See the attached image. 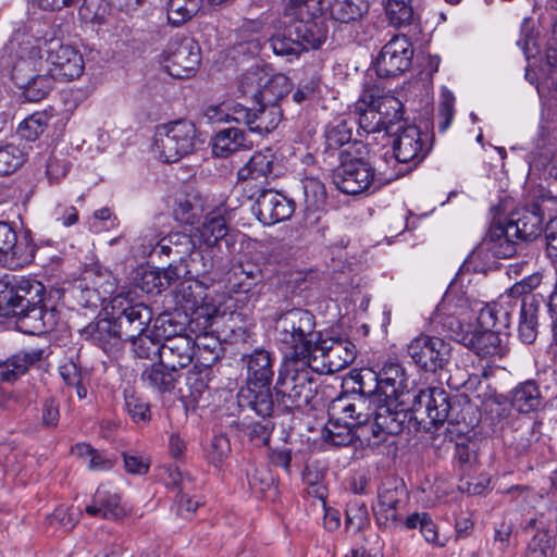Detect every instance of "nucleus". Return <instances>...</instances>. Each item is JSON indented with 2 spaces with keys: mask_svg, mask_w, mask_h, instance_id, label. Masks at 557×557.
<instances>
[{
  "mask_svg": "<svg viewBox=\"0 0 557 557\" xmlns=\"http://www.w3.org/2000/svg\"><path fill=\"white\" fill-rule=\"evenodd\" d=\"M45 287L40 282L21 280L13 286L1 289L0 311L18 317L21 329L25 333H44L57 323L54 310L41 306Z\"/></svg>",
  "mask_w": 557,
  "mask_h": 557,
  "instance_id": "obj_1",
  "label": "nucleus"
},
{
  "mask_svg": "<svg viewBox=\"0 0 557 557\" xmlns=\"http://www.w3.org/2000/svg\"><path fill=\"white\" fill-rule=\"evenodd\" d=\"M359 392L335 398L330 405V412L334 416L348 418L359 430L358 437H363L369 445H377L386 440L387 435L399 432H388L379 428V406L386 405L366 382V376H360Z\"/></svg>",
  "mask_w": 557,
  "mask_h": 557,
  "instance_id": "obj_2",
  "label": "nucleus"
},
{
  "mask_svg": "<svg viewBox=\"0 0 557 557\" xmlns=\"http://www.w3.org/2000/svg\"><path fill=\"white\" fill-rule=\"evenodd\" d=\"M360 376H366L368 384L375 383L372 389L386 404L379 406L376 413L379 428L388 432H400L407 418L405 409L400 408L403 404L400 397L408 392V376L405 368L399 362L389 361L379 373L367 370Z\"/></svg>",
  "mask_w": 557,
  "mask_h": 557,
  "instance_id": "obj_3",
  "label": "nucleus"
},
{
  "mask_svg": "<svg viewBox=\"0 0 557 557\" xmlns=\"http://www.w3.org/2000/svg\"><path fill=\"white\" fill-rule=\"evenodd\" d=\"M274 336L290 360L310 364L317 361V343L321 334L315 331V318L308 310L293 308L282 312L274 324Z\"/></svg>",
  "mask_w": 557,
  "mask_h": 557,
  "instance_id": "obj_4",
  "label": "nucleus"
},
{
  "mask_svg": "<svg viewBox=\"0 0 557 557\" xmlns=\"http://www.w3.org/2000/svg\"><path fill=\"white\" fill-rule=\"evenodd\" d=\"M225 213L226 208L218 206L209 212L202 224L195 227L190 234L171 233L161 239L150 242L145 251L149 250L151 252L158 249L160 253L165 256L174 253L182 258L191 248H196L197 245L215 246L227 233Z\"/></svg>",
  "mask_w": 557,
  "mask_h": 557,
  "instance_id": "obj_5",
  "label": "nucleus"
},
{
  "mask_svg": "<svg viewBox=\"0 0 557 557\" xmlns=\"http://www.w3.org/2000/svg\"><path fill=\"white\" fill-rule=\"evenodd\" d=\"M314 362L310 360V364H305L300 360H288L280 369L275 394L286 409L305 408L313 399L317 387L312 370H319Z\"/></svg>",
  "mask_w": 557,
  "mask_h": 557,
  "instance_id": "obj_6",
  "label": "nucleus"
},
{
  "mask_svg": "<svg viewBox=\"0 0 557 557\" xmlns=\"http://www.w3.org/2000/svg\"><path fill=\"white\" fill-rule=\"evenodd\" d=\"M395 177L377 172L369 158L346 151L333 174V183L344 194L360 195L372 194Z\"/></svg>",
  "mask_w": 557,
  "mask_h": 557,
  "instance_id": "obj_7",
  "label": "nucleus"
},
{
  "mask_svg": "<svg viewBox=\"0 0 557 557\" xmlns=\"http://www.w3.org/2000/svg\"><path fill=\"white\" fill-rule=\"evenodd\" d=\"M44 40L35 38L25 30H17L3 48V63L11 67L15 84H24L25 79L47 72V62L41 53Z\"/></svg>",
  "mask_w": 557,
  "mask_h": 557,
  "instance_id": "obj_8",
  "label": "nucleus"
},
{
  "mask_svg": "<svg viewBox=\"0 0 557 557\" xmlns=\"http://www.w3.org/2000/svg\"><path fill=\"white\" fill-rule=\"evenodd\" d=\"M197 144L195 124L177 120L156 127L151 151L159 160L171 163L193 153Z\"/></svg>",
  "mask_w": 557,
  "mask_h": 557,
  "instance_id": "obj_9",
  "label": "nucleus"
},
{
  "mask_svg": "<svg viewBox=\"0 0 557 557\" xmlns=\"http://www.w3.org/2000/svg\"><path fill=\"white\" fill-rule=\"evenodd\" d=\"M259 108L248 109L240 103H222L207 110V116L216 122L243 123L249 131L265 135L274 131L282 120V110L278 106L257 102Z\"/></svg>",
  "mask_w": 557,
  "mask_h": 557,
  "instance_id": "obj_10",
  "label": "nucleus"
},
{
  "mask_svg": "<svg viewBox=\"0 0 557 557\" xmlns=\"http://www.w3.org/2000/svg\"><path fill=\"white\" fill-rule=\"evenodd\" d=\"M399 109L400 102L396 98L364 91L356 106L359 112L358 124L366 133H389L393 121L401 119Z\"/></svg>",
  "mask_w": 557,
  "mask_h": 557,
  "instance_id": "obj_11",
  "label": "nucleus"
},
{
  "mask_svg": "<svg viewBox=\"0 0 557 557\" xmlns=\"http://www.w3.org/2000/svg\"><path fill=\"white\" fill-rule=\"evenodd\" d=\"M322 12V0H288L283 10V16L289 25L302 32L305 40L312 47H321L327 36V29L322 22L315 20Z\"/></svg>",
  "mask_w": 557,
  "mask_h": 557,
  "instance_id": "obj_12",
  "label": "nucleus"
},
{
  "mask_svg": "<svg viewBox=\"0 0 557 557\" xmlns=\"http://www.w3.org/2000/svg\"><path fill=\"white\" fill-rule=\"evenodd\" d=\"M36 246L29 230L16 233L9 222L0 221V264L16 270L30 263Z\"/></svg>",
  "mask_w": 557,
  "mask_h": 557,
  "instance_id": "obj_13",
  "label": "nucleus"
},
{
  "mask_svg": "<svg viewBox=\"0 0 557 557\" xmlns=\"http://www.w3.org/2000/svg\"><path fill=\"white\" fill-rule=\"evenodd\" d=\"M535 278H524L513 284L506 294L502 295L497 301L485 305L479 309V320L485 326H497L507 329L510 324L511 313L517 306L518 299L533 296L531 290Z\"/></svg>",
  "mask_w": 557,
  "mask_h": 557,
  "instance_id": "obj_14",
  "label": "nucleus"
},
{
  "mask_svg": "<svg viewBox=\"0 0 557 557\" xmlns=\"http://www.w3.org/2000/svg\"><path fill=\"white\" fill-rule=\"evenodd\" d=\"M160 62L173 77H190L200 65V48L193 38L174 39L161 53Z\"/></svg>",
  "mask_w": 557,
  "mask_h": 557,
  "instance_id": "obj_15",
  "label": "nucleus"
},
{
  "mask_svg": "<svg viewBox=\"0 0 557 557\" xmlns=\"http://www.w3.org/2000/svg\"><path fill=\"white\" fill-rule=\"evenodd\" d=\"M470 311H473V309H470L468 299L463 297L458 298L453 290H448L445 294L436 309V319H438L443 330L451 339L461 345L463 343H471L467 335L473 325L465 323V319Z\"/></svg>",
  "mask_w": 557,
  "mask_h": 557,
  "instance_id": "obj_16",
  "label": "nucleus"
},
{
  "mask_svg": "<svg viewBox=\"0 0 557 557\" xmlns=\"http://www.w3.org/2000/svg\"><path fill=\"white\" fill-rule=\"evenodd\" d=\"M166 323L171 325L168 315H160L156 319V335L165 339L163 350H161V361L177 372L178 369L185 368L191 362L195 345L200 349L205 344L200 342V337L194 343L188 336L172 335V332H168L164 327Z\"/></svg>",
  "mask_w": 557,
  "mask_h": 557,
  "instance_id": "obj_17",
  "label": "nucleus"
},
{
  "mask_svg": "<svg viewBox=\"0 0 557 557\" xmlns=\"http://www.w3.org/2000/svg\"><path fill=\"white\" fill-rule=\"evenodd\" d=\"M44 45L47 46V72L64 81L78 78L83 74L84 58L76 47L55 39L49 42L44 40Z\"/></svg>",
  "mask_w": 557,
  "mask_h": 557,
  "instance_id": "obj_18",
  "label": "nucleus"
},
{
  "mask_svg": "<svg viewBox=\"0 0 557 557\" xmlns=\"http://www.w3.org/2000/svg\"><path fill=\"white\" fill-rule=\"evenodd\" d=\"M111 307L119 322L120 336L124 334L127 338H133L149 331L152 311L145 304L134 302L128 296L119 294L112 299Z\"/></svg>",
  "mask_w": 557,
  "mask_h": 557,
  "instance_id": "obj_19",
  "label": "nucleus"
},
{
  "mask_svg": "<svg viewBox=\"0 0 557 557\" xmlns=\"http://www.w3.org/2000/svg\"><path fill=\"white\" fill-rule=\"evenodd\" d=\"M407 351L417 366L435 372L449 361L451 347L441 337L419 335L409 343Z\"/></svg>",
  "mask_w": 557,
  "mask_h": 557,
  "instance_id": "obj_20",
  "label": "nucleus"
},
{
  "mask_svg": "<svg viewBox=\"0 0 557 557\" xmlns=\"http://www.w3.org/2000/svg\"><path fill=\"white\" fill-rule=\"evenodd\" d=\"M413 50L407 36H394L382 48L376 61L375 70L379 76H396L409 69Z\"/></svg>",
  "mask_w": 557,
  "mask_h": 557,
  "instance_id": "obj_21",
  "label": "nucleus"
},
{
  "mask_svg": "<svg viewBox=\"0 0 557 557\" xmlns=\"http://www.w3.org/2000/svg\"><path fill=\"white\" fill-rule=\"evenodd\" d=\"M406 490L403 485L383 483L377 493V502L373 507L376 522L385 528H403L404 518L400 511L405 504Z\"/></svg>",
  "mask_w": 557,
  "mask_h": 557,
  "instance_id": "obj_22",
  "label": "nucleus"
},
{
  "mask_svg": "<svg viewBox=\"0 0 557 557\" xmlns=\"http://www.w3.org/2000/svg\"><path fill=\"white\" fill-rule=\"evenodd\" d=\"M295 210L294 201L283 194L262 189L256 196L252 211L258 220L264 225H274L288 220Z\"/></svg>",
  "mask_w": 557,
  "mask_h": 557,
  "instance_id": "obj_23",
  "label": "nucleus"
},
{
  "mask_svg": "<svg viewBox=\"0 0 557 557\" xmlns=\"http://www.w3.org/2000/svg\"><path fill=\"white\" fill-rule=\"evenodd\" d=\"M423 135L417 126L404 127L393 141L394 157L399 163H420L430 151Z\"/></svg>",
  "mask_w": 557,
  "mask_h": 557,
  "instance_id": "obj_24",
  "label": "nucleus"
},
{
  "mask_svg": "<svg viewBox=\"0 0 557 557\" xmlns=\"http://www.w3.org/2000/svg\"><path fill=\"white\" fill-rule=\"evenodd\" d=\"M476 322L478 324L473 325L467 335L471 343H463L462 345L472 349L482 358H502L506 352L502 333L506 329H498L496 325L485 326L480 322L479 315Z\"/></svg>",
  "mask_w": 557,
  "mask_h": 557,
  "instance_id": "obj_25",
  "label": "nucleus"
},
{
  "mask_svg": "<svg viewBox=\"0 0 557 557\" xmlns=\"http://www.w3.org/2000/svg\"><path fill=\"white\" fill-rule=\"evenodd\" d=\"M317 356L322 359V369L319 368L318 371L338 372L355 360V345L347 341L320 337Z\"/></svg>",
  "mask_w": 557,
  "mask_h": 557,
  "instance_id": "obj_26",
  "label": "nucleus"
},
{
  "mask_svg": "<svg viewBox=\"0 0 557 557\" xmlns=\"http://www.w3.org/2000/svg\"><path fill=\"white\" fill-rule=\"evenodd\" d=\"M86 512L91 517H100L108 520H117L126 515V509L121 503L117 492L108 484H101Z\"/></svg>",
  "mask_w": 557,
  "mask_h": 557,
  "instance_id": "obj_27",
  "label": "nucleus"
},
{
  "mask_svg": "<svg viewBox=\"0 0 557 557\" xmlns=\"http://www.w3.org/2000/svg\"><path fill=\"white\" fill-rule=\"evenodd\" d=\"M413 406L417 411L423 409L433 424L443 423L450 408L446 392L440 387L420 391L414 396Z\"/></svg>",
  "mask_w": 557,
  "mask_h": 557,
  "instance_id": "obj_28",
  "label": "nucleus"
},
{
  "mask_svg": "<svg viewBox=\"0 0 557 557\" xmlns=\"http://www.w3.org/2000/svg\"><path fill=\"white\" fill-rule=\"evenodd\" d=\"M302 32H298V28L288 25L283 30L277 32L270 39V46L272 51L276 55L286 57L288 61L297 59L300 53L308 49H318L319 47H312L305 40Z\"/></svg>",
  "mask_w": 557,
  "mask_h": 557,
  "instance_id": "obj_29",
  "label": "nucleus"
},
{
  "mask_svg": "<svg viewBox=\"0 0 557 557\" xmlns=\"http://www.w3.org/2000/svg\"><path fill=\"white\" fill-rule=\"evenodd\" d=\"M237 404L244 411H252L262 418L271 416L274 401L270 386L247 384L237 394Z\"/></svg>",
  "mask_w": 557,
  "mask_h": 557,
  "instance_id": "obj_30",
  "label": "nucleus"
},
{
  "mask_svg": "<svg viewBox=\"0 0 557 557\" xmlns=\"http://www.w3.org/2000/svg\"><path fill=\"white\" fill-rule=\"evenodd\" d=\"M509 220L494 222L484 239L486 249L496 258H509L516 253L517 236L510 234Z\"/></svg>",
  "mask_w": 557,
  "mask_h": 557,
  "instance_id": "obj_31",
  "label": "nucleus"
},
{
  "mask_svg": "<svg viewBox=\"0 0 557 557\" xmlns=\"http://www.w3.org/2000/svg\"><path fill=\"white\" fill-rule=\"evenodd\" d=\"M509 220L494 222L484 239L486 249L496 258H509L516 253L517 236L510 234Z\"/></svg>",
  "mask_w": 557,
  "mask_h": 557,
  "instance_id": "obj_32",
  "label": "nucleus"
},
{
  "mask_svg": "<svg viewBox=\"0 0 557 557\" xmlns=\"http://www.w3.org/2000/svg\"><path fill=\"white\" fill-rule=\"evenodd\" d=\"M209 369L194 367L185 377V383L178 388L181 399L188 406H199L209 397Z\"/></svg>",
  "mask_w": 557,
  "mask_h": 557,
  "instance_id": "obj_33",
  "label": "nucleus"
},
{
  "mask_svg": "<svg viewBox=\"0 0 557 557\" xmlns=\"http://www.w3.org/2000/svg\"><path fill=\"white\" fill-rule=\"evenodd\" d=\"M247 367V384L258 386H270L274 371L273 358L265 349H255L251 354L244 356Z\"/></svg>",
  "mask_w": 557,
  "mask_h": 557,
  "instance_id": "obj_34",
  "label": "nucleus"
},
{
  "mask_svg": "<svg viewBox=\"0 0 557 557\" xmlns=\"http://www.w3.org/2000/svg\"><path fill=\"white\" fill-rule=\"evenodd\" d=\"M329 421L321 432L322 441L331 446H347L352 443L358 428L344 416H334L329 411Z\"/></svg>",
  "mask_w": 557,
  "mask_h": 557,
  "instance_id": "obj_35",
  "label": "nucleus"
},
{
  "mask_svg": "<svg viewBox=\"0 0 557 557\" xmlns=\"http://www.w3.org/2000/svg\"><path fill=\"white\" fill-rule=\"evenodd\" d=\"M252 148L244 131L236 127L224 128L215 134L212 139V152L215 157L226 158L240 150Z\"/></svg>",
  "mask_w": 557,
  "mask_h": 557,
  "instance_id": "obj_36",
  "label": "nucleus"
},
{
  "mask_svg": "<svg viewBox=\"0 0 557 557\" xmlns=\"http://www.w3.org/2000/svg\"><path fill=\"white\" fill-rule=\"evenodd\" d=\"M508 220L510 234L520 240H531L542 232L543 216L536 209L515 212Z\"/></svg>",
  "mask_w": 557,
  "mask_h": 557,
  "instance_id": "obj_37",
  "label": "nucleus"
},
{
  "mask_svg": "<svg viewBox=\"0 0 557 557\" xmlns=\"http://www.w3.org/2000/svg\"><path fill=\"white\" fill-rule=\"evenodd\" d=\"M44 349L32 348L18 351L0 364V379L2 381H15L26 371L40 361L44 357Z\"/></svg>",
  "mask_w": 557,
  "mask_h": 557,
  "instance_id": "obj_38",
  "label": "nucleus"
},
{
  "mask_svg": "<svg viewBox=\"0 0 557 557\" xmlns=\"http://www.w3.org/2000/svg\"><path fill=\"white\" fill-rule=\"evenodd\" d=\"M218 206L223 205L211 206L201 196L190 195L177 200L174 208V216L181 223L194 225L199 222L205 213L206 218Z\"/></svg>",
  "mask_w": 557,
  "mask_h": 557,
  "instance_id": "obj_39",
  "label": "nucleus"
},
{
  "mask_svg": "<svg viewBox=\"0 0 557 557\" xmlns=\"http://www.w3.org/2000/svg\"><path fill=\"white\" fill-rule=\"evenodd\" d=\"M214 246L197 245L196 248L187 253L188 259L185 260V273L187 280H198L205 277L214 268Z\"/></svg>",
  "mask_w": 557,
  "mask_h": 557,
  "instance_id": "obj_40",
  "label": "nucleus"
},
{
  "mask_svg": "<svg viewBox=\"0 0 557 557\" xmlns=\"http://www.w3.org/2000/svg\"><path fill=\"white\" fill-rule=\"evenodd\" d=\"M144 384L159 393L170 392L177 381V372L161 360L146 368L141 373Z\"/></svg>",
  "mask_w": 557,
  "mask_h": 557,
  "instance_id": "obj_41",
  "label": "nucleus"
},
{
  "mask_svg": "<svg viewBox=\"0 0 557 557\" xmlns=\"http://www.w3.org/2000/svg\"><path fill=\"white\" fill-rule=\"evenodd\" d=\"M539 306L534 296L521 300L518 333L523 343L531 344L536 338Z\"/></svg>",
  "mask_w": 557,
  "mask_h": 557,
  "instance_id": "obj_42",
  "label": "nucleus"
},
{
  "mask_svg": "<svg viewBox=\"0 0 557 557\" xmlns=\"http://www.w3.org/2000/svg\"><path fill=\"white\" fill-rule=\"evenodd\" d=\"M368 11L363 0H329L327 12L337 23L348 24L359 20Z\"/></svg>",
  "mask_w": 557,
  "mask_h": 557,
  "instance_id": "obj_43",
  "label": "nucleus"
},
{
  "mask_svg": "<svg viewBox=\"0 0 557 557\" xmlns=\"http://www.w3.org/2000/svg\"><path fill=\"white\" fill-rule=\"evenodd\" d=\"M181 277L187 278L185 273V264H170L161 272H145L143 275L141 288L147 293H152L153 288H157V292H160L162 288L170 286Z\"/></svg>",
  "mask_w": 557,
  "mask_h": 557,
  "instance_id": "obj_44",
  "label": "nucleus"
},
{
  "mask_svg": "<svg viewBox=\"0 0 557 557\" xmlns=\"http://www.w3.org/2000/svg\"><path fill=\"white\" fill-rule=\"evenodd\" d=\"M541 404L539 386L533 381H527L516 386L511 392V406L522 413L535 410Z\"/></svg>",
  "mask_w": 557,
  "mask_h": 557,
  "instance_id": "obj_45",
  "label": "nucleus"
},
{
  "mask_svg": "<svg viewBox=\"0 0 557 557\" xmlns=\"http://www.w3.org/2000/svg\"><path fill=\"white\" fill-rule=\"evenodd\" d=\"M403 528L407 530L419 528L424 540L435 546L443 547L446 544V540L440 537L437 528L428 512H413L405 518Z\"/></svg>",
  "mask_w": 557,
  "mask_h": 557,
  "instance_id": "obj_46",
  "label": "nucleus"
},
{
  "mask_svg": "<svg viewBox=\"0 0 557 557\" xmlns=\"http://www.w3.org/2000/svg\"><path fill=\"white\" fill-rule=\"evenodd\" d=\"M156 332L157 327L154 324L153 330L137 334L136 337L129 338L132 342L133 350L138 358L161 360L163 343H160L162 337L157 336Z\"/></svg>",
  "mask_w": 557,
  "mask_h": 557,
  "instance_id": "obj_47",
  "label": "nucleus"
},
{
  "mask_svg": "<svg viewBox=\"0 0 557 557\" xmlns=\"http://www.w3.org/2000/svg\"><path fill=\"white\" fill-rule=\"evenodd\" d=\"M51 117L47 111L34 112L17 125L16 134L21 139L35 141L46 132Z\"/></svg>",
  "mask_w": 557,
  "mask_h": 557,
  "instance_id": "obj_48",
  "label": "nucleus"
},
{
  "mask_svg": "<svg viewBox=\"0 0 557 557\" xmlns=\"http://www.w3.org/2000/svg\"><path fill=\"white\" fill-rule=\"evenodd\" d=\"M289 90L288 78L283 74L269 75L263 71L262 88L260 91V102L277 106V101L282 99Z\"/></svg>",
  "mask_w": 557,
  "mask_h": 557,
  "instance_id": "obj_49",
  "label": "nucleus"
},
{
  "mask_svg": "<svg viewBox=\"0 0 557 557\" xmlns=\"http://www.w3.org/2000/svg\"><path fill=\"white\" fill-rule=\"evenodd\" d=\"M73 453L87 463L91 471H108L113 468L115 458L104 451L92 448L89 444L79 443L73 447Z\"/></svg>",
  "mask_w": 557,
  "mask_h": 557,
  "instance_id": "obj_50",
  "label": "nucleus"
},
{
  "mask_svg": "<svg viewBox=\"0 0 557 557\" xmlns=\"http://www.w3.org/2000/svg\"><path fill=\"white\" fill-rule=\"evenodd\" d=\"M55 77L50 72H39L25 79L24 84H16L23 89L28 101L36 102L44 99L52 88Z\"/></svg>",
  "mask_w": 557,
  "mask_h": 557,
  "instance_id": "obj_51",
  "label": "nucleus"
},
{
  "mask_svg": "<svg viewBox=\"0 0 557 557\" xmlns=\"http://www.w3.org/2000/svg\"><path fill=\"white\" fill-rule=\"evenodd\" d=\"M201 5L202 0H169L166 7L168 21L173 26H181L194 17Z\"/></svg>",
  "mask_w": 557,
  "mask_h": 557,
  "instance_id": "obj_52",
  "label": "nucleus"
},
{
  "mask_svg": "<svg viewBox=\"0 0 557 557\" xmlns=\"http://www.w3.org/2000/svg\"><path fill=\"white\" fill-rule=\"evenodd\" d=\"M26 160V153L14 144H0V176L17 171Z\"/></svg>",
  "mask_w": 557,
  "mask_h": 557,
  "instance_id": "obj_53",
  "label": "nucleus"
},
{
  "mask_svg": "<svg viewBox=\"0 0 557 557\" xmlns=\"http://www.w3.org/2000/svg\"><path fill=\"white\" fill-rule=\"evenodd\" d=\"M233 275L237 281V292L249 293L263 280V273L257 264H239L233 269Z\"/></svg>",
  "mask_w": 557,
  "mask_h": 557,
  "instance_id": "obj_54",
  "label": "nucleus"
},
{
  "mask_svg": "<svg viewBox=\"0 0 557 557\" xmlns=\"http://www.w3.org/2000/svg\"><path fill=\"white\" fill-rule=\"evenodd\" d=\"M231 442L224 434L214 435L206 447V458L215 468H221L231 455Z\"/></svg>",
  "mask_w": 557,
  "mask_h": 557,
  "instance_id": "obj_55",
  "label": "nucleus"
},
{
  "mask_svg": "<svg viewBox=\"0 0 557 557\" xmlns=\"http://www.w3.org/2000/svg\"><path fill=\"white\" fill-rule=\"evenodd\" d=\"M385 10L389 23L395 27L408 26L414 21L412 5L405 0H388Z\"/></svg>",
  "mask_w": 557,
  "mask_h": 557,
  "instance_id": "obj_56",
  "label": "nucleus"
},
{
  "mask_svg": "<svg viewBox=\"0 0 557 557\" xmlns=\"http://www.w3.org/2000/svg\"><path fill=\"white\" fill-rule=\"evenodd\" d=\"M78 14L85 23L101 25L109 14V4L106 0H84Z\"/></svg>",
  "mask_w": 557,
  "mask_h": 557,
  "instance_id": "obj_57",
  "label": "nucleus"
},
{
  "mask_svg": "<svg viewBox=\"0 0 557 557\" xmlns=\"http://www.w3.org/2000/svg\"><path fill=\"white\" fill-rule=\"evenodd\" d=\"M369 522V513L364 503L352 499L346 508V528L359 532Z\"/></svg>",
  "mask_w": 557,
  "mask_h": 557,
  "instance_id": "obj_58",
  "label": "nucleus"
},
{
  "mask_svg": "<svg viewBox=\"0 0 557 557\" xmlns=\"http://www.w3.org/2000/svg\"><path fill=\"white\" fill-rule=\"evenodd\" d=\"M263 70H251L245 73L239 82V90L245 97L252 98L260 102V91L262 88Z\"/></svg>",
  "mask_w": 557,
  "mask_h": 557,
  "instance_id": "obj_59",
  "label": "nucleus"
},
{
  "mask_svg": "<svg viewBox=\"0 0 557 557\" xmlns=\"http://www.w3.org/2000/svg\"><path fill=\"white\" fill-rule=\"evenodd\" d=\"M305 201L308 208H320L325 200V188L323 183L313 177L302 181Z\"/></svg>",
  "mask_w": 557,
  "mask_h": 557,
  "instance_id": "obj_60",
  "label": "nucleus"
},
{
  "mask_svg": "<svg viewBox=\"0 0 557 557\" xmlns=\"http://www.w3.org/2000/svg\"><path fill=\"white\" fill-rule=\"evenodd\" d=\"M70 168L67 156L63 151H52L46 165V174L50 182H58L63 178Z\"/></svg>",
  "mask_w": 557,
  "mask_h": 557,
  "instance_id": "obj_61",
  "label": "nucleus"
},
{
  "mask_svg": "<svg viewBox=\"0 0 557 557\" xmlns=\"http://www.w3.org/2000/svg\"><path fill=\"white\" fill-rule=\"evenodd\" d=\"M81 511L74 507H58L51 516L48 517L49 524L63 530H72L77 523Z\"/></svg>",
  "mask_w": 557,
  "mask_h": 557,
  "instance_id": "obj_62",
  "label": "nucleus"
},
{
  "mask_svg": "<svg viewBox=\"0 0 557 557\" xmlns=\"http://www.w3.org/2000/svg\"><path fill=\"white\" fill-rule=\"evenodd\" d=\"M555 541L546 531L537 532L529 542L528 549L532 557H553Z\"/></svg>",
  "mask_w": 557,
  "mask_h": 557,
  "instance_id": "obj_63",
  "label": "nucleus"
},
{
  "mask_svg": "<svg viewBox=\"0 0 557 557\" xmlns=\"http://www.w3.org/2000/svg\"><path fill=\"white\" fill-rule=\"evenodd\" d=\"M273 160L274 156L271 150H264L255 152L248 162L250 163L255 175H258L261 178L271 173Z\"/></svg>",
  "mask_w": 557,
  "mask_h": 557,
  "instance_id": "obj_64",
  "label": "nucleus"
}]
</instances>
